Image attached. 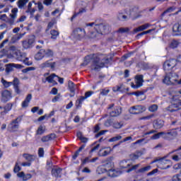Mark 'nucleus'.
Returning <instances> with one entry per match:
<instances>
[{"label": "nucleus", "mask_w": 181, "mask_h": 181, "mask_svg": "<svg viewBox=\"0 0 181 181\" xmlns=\"http://www.w3.org/2000/svg\"><path fill=\"white\" fill-rule=\"evenodd\" d=\"M85 59H88V63H89L90 60H92L90 66L92 71H97L100 70V69L105 67V64H110V63L112 62V58H104L101 62V59H100V57L97 54L87 55Z\"/></svg>", "instance_id": "1"}, {"label": "nucleus", "mask_w": 181, "mask_h": 181, "mask_svg": "<svg viewBox=\"0 0 181 181\" xmlns=\"http://www.w3.org/2000/svg\"><path fill=\"white\" fill-rule=\"evenodd\" d=\"M95 33H92V36L93 39H100L98 37V35H100L103 36V35H108L110 33V25L108 24H105V23H100V24H95Z\"/></svg>", "instance_id": "2"}, {"label": "nucleus", "mask_w": 181, "mask_h": 181, "mask_svg": "<svg viewBox=\"0 0 181 181\" xmlns=\"http://www.w3.org/2000/svg\"><path fill=\"white\" fill-rule=\"evenodd\" d=\"M132 160L127 159V160H122L119 162V167L121 169H127L126 170L127 173H131V172H136V170L139 166H141V164H135L133 165L132 163H131Z\"/></svg>", "instance_id": "3"}, {"label": "nucleus", "mask_w": 181, "mask_h": 181, "mask_svg": "<svg viewBox=\"0 0 181 181\" xmlns=\"http://www.w3.org/2000/svg\"><path fill=\"white\" fill-rule=\"evenodd\" d=\"M113 159V157H109L103 162V167L98 169L99 175H101V173H107L109 169H112V168H114V163L112 162Z\"/></svg>", "instance_id": "4"}, {"label": "nucleus", "mask_w": 181, "mask_h": 181, "mask_svg": "<svg viewBox=\"0 0 181 181\" xmlns=\"http://www.w3.org/2000/svg\"><path fill=\"white\" fill-rule=\"evenodd\" d=\"M1 83L5 88H8L11 87V86H13L15 93L16 94H21V89L19 88V79L18 78H14L11 82H8L6 80L1 78Z\"/></svg>", "instance_id": "5"}, {"label": "nucleus", "mask_w": 181, "mask_h": 181, "mask_svg": "<svg viewBox=\"0 0 181 181\" xmlns=\"http://www.w3.org/2000/svg\"><path fill=\"white\" fill-rule=\"evenodd\" d=\"M23 115L18 116L16 119L12 120L8 125L7 131L8 132H18L19 129V122H22Z\"/></svg>", "instance_id": "6"}, {"label": "nucleus", "mask_w": 181, "mask_h": 181, "mask_svg": "<svg viewBox=\"0 0 181 181\" xmlns=\"http://www.w3.org/2000/svg\"><path fill=\"white\" fill-rule=\"evenodd\" d=\"M105 126L107 127H112L114 129H121V128H124V121L119 122L118 120L107 119L105 122Z\"/></svg>", "instance_id": "7"}, {"label": "nucleus", "mask_w": 181, "mask_h": 181, "mask_svg": "<svg viewBox=\"0 0 181 181\" xmlns=\"http://www.w3.org/2000/svg\"><path fill=\"white\" fill-rule=\"evenodd\" d=\"M180 105L181 100L176 98L175 100V97H173L171 100V105L166 108V110L169 111V112H176V111H179V110H180V108H179Z\"/></svg>", "instance_id": "8"}, {"label": "nucleus", "mask_w": 181, "mask_h": 181, "mask_svg": "<svg viewBox=\"0 0 181 181\" xmlns=\"http://www.w3.org/2000/svg\"><path fill=\"white\" fill-rule=\"evenodd\" d=\"M12 91L5 89L1 91V101L4 104L11 101L12 100Z\"/></svg>", "instance_id": "9"}, {"label": "nucleus", "mask_w": 181, "mask_h": 181, "mask_svg": "<svg viewBox=\"0 0 181 181\" xmlns=\"http://www.w3.org/2000/svg\"><path fill=\"white\" fill-rule=\"evenodd\" d=\"M42 69H49L52 71L56 70V62H53V59H48L40 64Z\"/></svg>", "instance_id": "10"}, {"label": "nucleus", "mask_w": 181, "mask_h": 181, "mask_svg": "<svg viewBox=\"0 0 181 181\" xmlns=\"http://www.w3.org/2000/svg\"><path fill=\"white\" fill-rule=\"evenodd\" d=\"M72 33L75 39L81 40V39L86 36V30L81 28H76L73 30Z\"/></svg>", "instance_id": "11"}, {"label": "nucleus", "mask_w": 181, "mask_h": 181, "mask_svg": "<svg viewBox=\"0 0 181 181\" xmlns=\"http://www.w3.org/2000/svg\"><path fill=\"white\" fill-rule=\"evenodd\" d=\"M146 111V107L144 105H136L133 106L130 110V113L134 115H138V114H142Z\"/></svg>", "instance_id": "12"}, {"label": "nucleus", "mask_w": 181, "mask_h": 181, "mask_svg": "<svg viewBox=\"0 0 181 181\" xmlns=\"http://www.w3.org/2000/svg\"><path fill=\"white\" fill-rule=\"evenodd\" d=\"M121 114H122V108L119 106H115L109 112V115L112 118H117V117H119V115H121Z\"/></svg>", "instance_id": "13"}, {"label": "nucleus", "mask_w": 181, "mask_h": 181, "mask_svg": "<svg viewBox=\"0 0 181 181\" xmlns=\"http://www.w3.org/2000/svg\"><path fill=\"white\" fill-rule=\"evenodd\" d=\"M176 135H177V132L174 130H170L168 132H163V139L167 141L173 139V137L176 136Z\"/></svg>", "instance_id": "14"}, {"label": "nucleus", "mask_w": 181, "mask_h": 181, "mask_svg": "<svg viewBox=\"0 0 181 181\" xmlns=\"http://www.w3.org/2000/svg\"><path fill=\"white\" fill-rule=\"evenodd\" d=\"M35 43V37L28 38V40L22 41V46L23 49H30L33 47Z\"/></svg>", "instance_id": "15"}, {"label": "nucleus", "mask_w": 181, "mask_h": 181, "mask_svg": "<svg viewBox=\"0 0 181 181\" xmlns=\"http://www.w3.org/2000/svg\"><path fill=\"white\" fill-rule=\"evenodd\" d=\"M106 173H107V176L110 177H118V176L122 175V171L110 168Z\"/></svg>", "instance_id": "16"}, {"label": "nucleus", "mask_w": 181, "mask_h": 181, "mask_svg": "<svg viewBox=\"0 0 181 181\" xmlns=\"http://www.w3.org/2000/svg\"><path fill=\"white\" fill-rule=\"evenodd\" d=\"M12 107H13V103H8L3 107L4 111L0 112L1 117H5L12 110Z\"/></svg>", "instance_id": "17"}, {"label": "nucleus", "mask_w": 181, "mask_h": 181, "mask_svg": "<svg viewBox=\"0 0 181 181\" xmlns=\"http://www.w3.org/2000/svg\"><path fill=\"white\" fill-rule=\"evenodd\" d=\"M62 172H63V169L61 168H54L51 170V174L53 177H56L59 179V177H62Z\"/></svg>", "instance_id": "18"}, {"label": "nucleus", "mask_w": 181, "mask_h": 181, "mask_svg": "<svg viewBox=\"0 0 181 181\" xmlns=\"http://www.w3.org/2000/svg\"><path fill=\"white\" fill-rule=\"evenodd\" d=\"M164 125H165V121L160 119H155L153 122V127L154 129H160L161 128H163Z\"/></svg>", "instance_id": "19"}, {"label": "nucleus", "mask_w": 181, "mask_h": 181, "mask_svg": "<svg viewBox=\"0 0 181 181\" xmlns=\"http://www.w3.org/2000/svg\"><path fill=\"white\" fill-rule=\"evenodd\" d=\"M23 158H24L25 160H28V163L32 164V162H35V160H36L37 156L29 153H23Z\"/></svg>", "instance_id": "20"}, {"label": "nucleus", "mask_w": 181, "mask_h": 181, "mask_svg": "<svg viewBox=\"0 0 181 181\" xmlns=\"http://www.w3.org/2000/svg\"><path fill=\"white\" fill-rule=\"evenodd\" d=\"M53 139H56V134L54 133H51L41 138L42 142H49V141H53Z\"/></svg>", "instance_id": "21"}, {"label": "nucleus", "mask_w": 181, "mask_h": 181, "mask_svg": "<svg viewBox=\"0 0 181 181\" xmlns=\"http://www.w3.org/2000/svg\"><path fill=\"white\" fill-rule=\"evenodd\" d=\"M76 85L74 84V82L69 80L68 81V88L73 95H70V97H74L76 94Z\"/></svg>", "instance_id": "22"}, {"label": "nucleus", "mask_w": 181, "mask_h": 181, "mask_svg": "<svg viewBox=\"0 0 181 181\" xmlns=\"http://www.w3.org/2000/svg\"><path fill=\"white\" fill-rule=\"evenodd\" d=\"M173 31L175 33V36H180L181 35V22L175 23L173 27Z\"/></svg>", "instance_id": "23"}, {"label": "nucleus", "mask_w": 181, "mask_h": 181, "mask_svg": "<svg viewBox=\"0 0 181 181\" xmlns=\"http://www.w3.org/2000/svg\"><path fill=\"white\" fill-rule=\"evenodd\" d=\"M174 152H175V155L173 156V160H175V162H179L181 159V146L175 149Z\"/></svg>", "instance_id": "24"}, {"label": "nucleus", "mask_w": 181, "mask_h": 181, "mask_svg": "<svg viewBox=\"0 0 181 181\" xmlns=\"http://www.w3.org/2000/svg\"><path fill=\"white\" fill-rule=\"evenodd\" d=\"M151 27L150 23H145L144 25H140L136 28L134 29V33H138V32H142L143 30H146L148 28Z\"/></svg>", "instance_id": "25"}, {"label": "nucleus", "mask_w": 181, "mask_h": 181, "mask_svg": "<svg viewBox=\"0 0 181 181\" xmlns=\"http://www.w3.org/2000/svg\"><path fill=\"white\" fill-rule=\"evenodd\" d=\"M32 100V94H28L24 101L22 103V107L26 108L27 107H29V103H30V100Z\"/></svg>", "instance_id": "26"}, {"label": "nucleus", "mask_w": 181, "mask_h": 181, "mask_svg": "<svg viewBox=\"0 0 181 181\" xmlns=\"http://www.w3.org/2000/svg\"><path fill=\"white\" fill-rule=\"evenodd\" d=\"M45 49H41L37 54L35 55V60H42V59H45Z\"/></svg>", "instance_id": "27"}, {"label": "nucleus", "mask_w": 181, "mask_h": 181, "mask_svg": "<svg viewBox=\"0 0 181 181\" xmlns=\"http://www.w3.org/2000/svg\"><path fill=\"white\" fill-rule=\"evenodd\" d=\"M45 57L47 59H52V57H54V52L53 49H47L44 51Z\"/></svg>", "instance_id": "28"}, {"label": "nucleus", "mask_w": 181, "mask_h": 181, "mask_svg": "<svg viewBox=\"0 0 181 181\" xmlns=\"http://www.w3.org/2000/svg\"><path fill=\"white\" fill-rule=\"evenodd\" d=\"M86 148V144L81 145L78 150H76L74 154L72 156L73 160H76L77 158H78V155H80V152L83 151Z\"/></svg>", "instance_id": "29"}, {"label": "nucleus", "mask_w": 181, "mask_h": 181, "mask_svg": "<svg viewBox=\"0 0 181 181\" xmlns=\"http://www.w3.org/2000/svg\"><path fill=\"white\" fill-rule=\"evenodd\" d=\"M171 86H178L179 83V75L175 74V76H172L170 77Z\"/></svg>", "instance_id": "30"}, {"label": "nucleus", "mask_w": 181, "mask_h": 181, "mask_svg": "<svg viewBox=\"0 0 181 181\" xmlns=\"http://www.w3.org/2000/svg\"><path fill=\"white\" fill-rule=\"evenodd\" d=\"M142 86H144V81H136V84L134 83V82L131 83V87L134 90H138V88H140Z\"/></svg>", "instance_id": "31"}, {"label": "nucleus", "mask_w": 181, "mask_h": 181, "mask_svg": "<svg viewBox=\"0 0 181 181\" xmlns=\"http://www.w3.org/2000/svg\"><path fill=\"white\" fill-rule=\"evenodd\" d=\"M16 59L18 60V62H23L26 58V54L21 52H16Z\"/></svg>", "instance_id": "32"}, {"label": "nucleus", "mask_w": 181, "mask_h": 181, "mask_svg": "<svg viewBox=\"0 0 181 181\" xmlns=\"http://www.w3.org/2000/svg\"><path fill=\"white\" fill-rule=\"evenodd\" d=\"M86 100V98H84V96H80L79 98H78L76 100V108H81V105H83V103H84V100Z\"/></svg>", "instance_id": "33"}, {"label": "nucleus", "mask_w": 181, "mask_h": 181, "mask_svg": "<svg viewBox=\"0 0 181 181\" xmlns=\"http://www.w3.org/2000/svg\"><path fill=\"white\" fill-rule=\"evenodd\" d=\"M139 153V152L136 153H132L129 155V160H132L130 161L131 163H132V165H135V161L136 160V159H139V155L138 154Z\"/></svg>", "instance_id": "34"}, {"label": "nucleus", "mask_w": 181, "mask_h": 181, "mask_svg": "<svg viewBox=\"0 0 181 181\" xmlns=\"http://www.w3.org/2000/svg\"><path fill=\"white\" fill-rule=\"evenodd\" d=\"M146 93V90H137L136 92L127 93V95H136V97H140V95H144Z\"/></svg>", "instance_id": "35"}, {"label": "nucleus", "mask_w": 181, "mask_h": 181, "mask_svg": "<svg viewBox=\"0 0 181 181\" xmlns=\"http://www.w3.org/2000/svg\"><path fill=\"white\" fill-rule=\"evenodd\" d=\"M151 168L152 167L151 165H147L146 167H143V168L137 170L136 171V173H145V172H149V170H151Z\"/></svg>", "instance_id": "36"}, {"label": "nucleus", "mask_w": 181, "mask_h": 181, "mask_svg": "<svg viewBox=\"0 0 181 181\" xmlns=\"http://www.w3.org/2000/svg\"><path fill=\"white\" fill-rule=\"evenodd\" d=\"M54 77H57V75H56V74H52L46 78V81H48L49 83H54L55 84H57V82L54 81Z\"/></svg>", "instance_id": "37"}, {"label": "nucleus", "mask_w": 181, "mask_h": 181, "mask_svg": "<svg viewBox=\"0 0 181 181\" xmlns=\"http://www.w3.org/2000/svg\"><path fill=\"white\" fill-rule=\"evenodd\" d=\"M163 67V70H164V71H165V73H169V71H170V70H172V69H173L172 66H170V64H168L167 60L164 62Z\"/></svg>", "instance_id": "38"}, {"label": "nucleus", "mask_w": 181, "mask_h": 181, "mask_svg": "<svg viewBox=\"0 0 181 181\" xmlns=\"http://www.w3.org/2000/svg\"><path fill=\"white\" fill-rule=\"evenodd\" d=\"M29 2V0H18L17 5L19 9H22L25 5H26Z\"/></svg>", "instance_id": "39"}, {"label": "nucleus", "mask_w": 181, "mask_h": 181, "mask_svg": "<svg viewBox=\"0 0 181 181\" xmlns=\"http://www.w3.org/2000/svg\"><path fill=\"white\" fill-rule=\"evenodd\" d=\"M84 12H86V8H81L79 9V11L78 13H75L72 17L71 18V21H73L74 19H75V18H77V16H78V15H81V13H84Z\"/></svg>", "instance_id": "40"}, {"label": "nucleus", "mask_w": 181, "mask_h": 181, "mask_svg": "<svg viewBox=\"0 0 181 181\" xmlns=\"http://www.w3.org/2000/svg\"><path fill=\"white\" fill-rule=\"evenodd\" d=\"M107 149H109V150H105V151H103V152L102 150H100V156H107V155H110L111 153V148L107 147ZM101 152H103V153H101Z\"/></svg>", "instance_id": "41"}, {"label": "nucleus", "mask_w": 181, "mask_h": 181, "mask_svg": "<svg viewBox=\"0 0 181 181\" xmlns=\"http://www.w3.org/2000/svg\"><path fill=\"white\" fill-rule=\"evenodd\" d=\"M50 35H52L51 39L56 40V39H57V36H59V31H57L56 30H52L50 31Z\"/></svg>", "instance_id": "42"}, {"label": "nucleus", "mask_w": 181, "mask_h": 181, "mask_svg": "<svg viewBox=\"0 0 181 181\" xmlns=\"http://www.w3.org/2000/svg\"><path fill=\"white\" fill-rule=\"evenodd\" d=\"M77 136L79 138L80 141L83 142V144H87V142L88 141V139L87 137L83 136L81 133H78Z\"/></svg>", "instance_id": "43"}, {"label": "nucleus", "mask_w": 181, "mask_h": 181, "mask_svg": "<svg viewBox=\"0 0 181 181\" xmlns=\"http://www.w3.org/2000/svg\"><path fill=\"white\" fill-rule=\"evenodd\" d=\"M175 11V7L170 6L168 7L163 13H161V16H165L166 13H170L171 12Z\"/></svg>", "instance_id": "44"}, {"label": "nucleus", "mask_w": 181, "mask_h": 181, "mask_svg": "<svg viewBox=\"0 0 181 181\" xmlns=\"http://www.w3.org/2000/svg\"><path fill=\"white\" fill-rule=\"evenodd\" d=\"M43 134H45V127L40 125L36 131V135H43Z\"/></svg>", "instance_id": "45"}, {"label": "nucleus", "mask_w": 181, "mask_h": 181, "mask_svg": "<svg viewBox=\"0 0 181 181\" xmlns=\"http://www.w3.org/2000/svg\"><path fill=\"white\" fill-rule=\"evenodd\" d=\"M171 181H181V170L179 174H176L172 177Z\"/></svg>", "instance_id": "46"}, {"label": "nucleus", "mask_w": 181, "mask_h": 181, "mask_svg": "<svg viewBox=\"0 0 181 181\" xmlns=\"http://www.w3.org/2000/svg\"><path fill=\"white\" fill-rule=\"evenodd\" d=\"M158 105H151L148 107V111H150V112H156V111H158Z\"/></svg>", "instance_id": "47"}, {"label": "nucleus", "mask_w": 181, "mask_h": 181, "mask_svg": "<svg viewBox=\"0 0 181 181\" xmlns=\"http://www.w3.org/2000/svg\"><path fill=\"white\" fill-rule=\"evenodd\" d=\"M117 33H129V28H120L117 31Z\"/></svg>", "instance_id": "48"}, {"label": "nucleus", "mask_w": 181, "mask_h": 181, "mask_svg": "<svg viewBox=\"0 0 181 181\" xmlns=\"http://www.w3.org/2000/svg\"><path fill=\"white\" fill-rule=\"evenodd\" d=\"M167 62H168V64H170V66H171L172 69L175 67V66H176V59H170L167 60Z\"/></svg>", "instance_id": "49"}, {"label": "nucleus", "mask_w": 181, "mask_h": 181, "mask_svg": "<svg viewBox=\"0 0 181 181\" xmlns=\"http://www.w3.org/2000/svg\"><path fill=\"white\" fill-rule=\"evenodd\" d=\"M163 132H158L157 134H155L151 136V139H159V138H163Z\"/></svg>", "instance_id": "50"}, {"label": "nucleus", "mask_w": 181, "mask_h": 181, "mask_svg": "<svg viewBox=\"0 0 181 181\" xmlns=\"http://www.w3.org/2000/svg\"><path fill=\"white\" fill-rule=\"evenodd\" d=\"M119 139H122V136H116L114 137H112L109 139V142H117V141H119Z\"/></svg>", "instance_id": "51"}, {"label": "nucleus", "mask_w": 181, "mask_h": 181, "mask_svg": "<svg viewBox=\"0 0 181 181\" xmlns=\"http://www.w3.org/2000/svg\"><path fill=\"white\" fill-rule=\"evenodd\" d=\"M21 170H22V168L19 166V163H16V165L13 168L14 173H18V172H21Z\"/></svg>", "instance_id": "52"}, {"label": "nucleus", "mask_w": 181, "mask_h": 181, "mask_svg": "<svg viewBox=\"0 0 181 181\" xmlns=\"http://www.w3.org/2000/svg\"><path fill=\"white\" fill-rule=\"evenodd\" d=\"M98 148H100V144H98L96 146H95L94 147H93L90 151H89V155H93V153H94V152H97V151H98Z\"/></svg>", "instance_id": "53"}, {"label": "nucleus", "mask_w": 181, "mask_h": 181, "mask_svg": "<svg viewBox=\"0 0 181 181\" xmlns=\"http://www.w3.org/2000/svg\"><path fill=\"white\" fill-rule=\"evenodd\" d=\"M163 82L164 83V84H167V86H171L170 77L165 76V78L163 80Z\"/></svg>", "instance_id": "54"}, {"label": "nucleus", "mask_w": 181, "mask_h": 181, "mask_svg": "<svg viewBox=\"0 0 181 181\" xmlns=\"http://www.w3.org/2000/svg\"><path fill=\"white\" fill-rule=\"evenodd\" d=\"M8 66H10L11 67H14L15 69H23V66L19 64H9Z\"/></svg>", "instance_id": "55"}, {"label": "nucleus", "mask_w": 181, "mask_h": 181, "mask_svg": "<svg viewBox=\"0 0 181 181\" xmlns=\"http://www.w3.org/2000/svg\"><path fill=\"white\" fill-rule=\"evenodd\" d=\"M23 63L25 64V66H32L33 62L29 61V58L25 57V59L23 61Z\"/></svg>", "instance_id": "56"}, {"label": "nucleus", "mask_w": 181, "mask_h": 181, "mask_svg": "<svg viewBox=\"0 0 181 181\" xmlns=\"http://www.w3.org/2000/svg\"><path fill=\"white\" fill-rule=\"evenodd\" d=\"M153 29H150L148 30H146V31H144L139 34L137 35V37H142L144 36V35H148V33H151V32H153Z\"/></svg>", "instance_id": "57"}, {"label": "nucleus", "mask_w": 181, "mask_h": 181, "mask_svg": "<svg viewBox=\"0 0 181 181\" xmlns=\"http://www.w3.org/2000/svg\"><path fill=\"white\" fill-rule=\"evenodd\" d=\"M38 156L39 158H43V156H45V149L43 148L38 149Z\"/></svg>", "instance_id": "58"}, {"label": "nucleus", "mask_w": 181, "mask_h": 181, "mask_svg": "<svg viewBox=\"0 0 181 181\" xmlns=\"http://www.w3.org/2000/svg\"><path fill=\"white\" fill-rule=\"evenodd\" d=\"M134 54V52H129L127 54H125L122 57V60H127V59H129V57H131Z\"/></svg>", "instance_id": "59"}, {"label": "nucleus", "mask_w": 181, "mask_h": 181, "mask_svg": "<svg viewBox=\"0 0 181 181\" xmlns=\"http://www.w3.org/2000/svg\"><path fill=\"white\" fill-rule=\"evenodd\" d=\"M90 157H86V158H85L83 160H82V162H81V166H84V165H86V163H90Z\"/></svg>", "instance_id": "60"}, {"label": "nucleus", "mask_w": 181, "mask_h": 181, "mask_svg": "<svg viewBox=\"0 0 181 181\" xmlns=\"http://www.w3.org/2000/svg\"><path fill=\"white\" fill-rule=\"evenodd\" d=\"M118 18L119 19V21H127V19H128V17L124 14H122V13H120L118 16Z\"/></svg>", "instance_id": "61"}, {"label": "nucleus", "mask_w": 181, "mask_h": 181, "mask_svg": "<svg viewBox=\"0 0 181 181\" xmlns=\"http://www.w3.org/2000/svg\"><path fill=\"white\" fill-rule=\"evenodd\" d=\"M32 179V174H24V177L23 178V180L27 181L30 180Z\"/></svg>", "instance_id": "62"}, {"label": "nucleus", "mask_w": 181, "mask_h": 181, "mask_svg": "<svg viewBox=\"0 0 181 181\" xmlns=\"http://www.w3.org/2000/svg\"><path fill=\"white\" fill-rule=\"evenodd\" d=\"M107 132V130H102L95 135V138H100L101 135H104Z\"/></svg>", "instance_id": "63"}, {"label": "nucleus", "mask_w": 181, "mask_h": 181, "mask_svg": "<svg viewBox=\"0 0 181 181\" xmlns=\"http://www.w3.org/2000/svg\"><path fill=\"white\" fill-rule=\"evenodd\" d=\"M128 181H139V179H138V175H133L132 177L128 179Z\"/></svg>", "instance_id": "64"}]
</instances>
